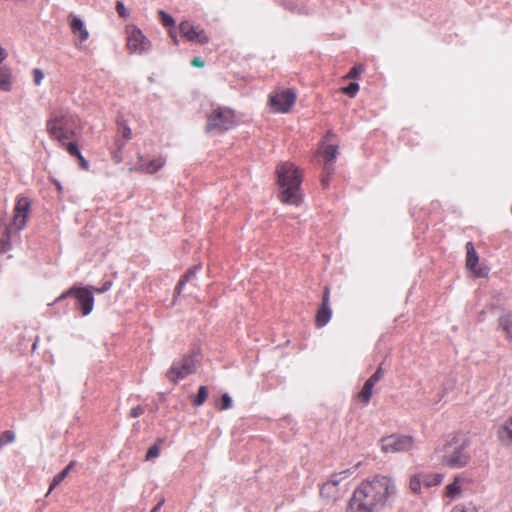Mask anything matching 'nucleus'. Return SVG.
Here are the masks:
<instances>
[{"label":"nucleus","instance_id":"4be33fe9","mask_svg":"<svg viewBox=\"0 0 512 512\" xmlns=\"http://www.w3.org/2000/svg\"><path fill=\"white\" fill-rule=\"evenodd\" d=\"M423 479V486L430 488L441 484L443 481V474L440 473H420Z\"/></svg>","mask_w":512,"mask_h":512},{"label":"nucleus","instance_id":"473e14b6","mask_svg":"<svg viewBox=\"0 0 512 512\" xmlns=\"http://www.w3.org/2000/svg\"><path fill=\"white\" fill-rule=\"evenodd\" d=\"M158 14H159L160 21L163 24V26L171 27L174 25V19L169 14H167L165 11L160 10L158 12Z\"/></svg>","mask_w":512,"mask_h":512},{"label":"nucleus","instance_id":"72a5a7b5","mask_svg":"<svg viewBox=\"0 0 512 512\" xmlns=\"http://www.w3.org/2000/svg\"><path fill=\"white\" fill-rule=\"evenodd\" d=\"M359 91L357 83H350L347 87L342 88V92L350 97H354Z\"/></svg>","mask_w":512,"mask_h":512},{"label":"nucleus","instance_id":"37998d69","mask_svg":"<svg viewBox=\"0 0 512 512\" xmlns=\"http://www.w3.org/2000/svg\"><path fill=\"white\" fill-rule=\"evenodd\" d=\"M383 377L382 367H378L372 376L369 377L373 382L377 383Z\"/></svg>","mask_w":512,"mask_h":512},{"label":"nucleus","instance_id":"8fccbe9b","mask_svg":"<svg viewBox=\"0 0 512 512\" xmlns=\"http://www.w3.org/2000/svg\"><path fill=\"white\" fill-rule=\"evenodd\" d=\"M169 34H170L171 38L173 39L174 43L177 44V38H176L174 32L170 31Z\"/></svg>","mask_w":512,"mask_h":512},{"label":"nucleus","instance_id":"393cba45","mask_svg":"<svg viewBox=\"0 0 512 512\" xmlns=\"http://www.w3.org/2000/svg\"><path fill=\"white\" fill-rule=\"evenodd\" d=\"M208 397V388L200 386L196 396L191 397V402L194 406L198 407L204 404Z\"/></svg>","mask_w":512,"mask_h":512},{"label":"nucleus","instance_id":"79ce46f5","mask_svg":"<svg viewBox=\"0 0 512 512\" xmlns=\"http://www.w3.org/2000/svg\"><path fill=\"white\" fill-rule=\"evenodd\" d=\"M329 300H330V289L328 287H325L324 292H323L321 306H330Z\"/></svg>","mask_w":512,"mask_h":512},{"label":"nucleus","instance_id":"aec40b11","mask_svg":"<svg viewBox=\"0 0 512 512\" xmlns=\"http://www.w3.org/2000/svg\"><path fill=\"white\" fill-rule=\"evenodd\" d=\"M13 86V73L8 66H0V90L11 91Z\"/></svg>","mask_w":512,"mask_h":512},{"label":"nucleus","instance_id":"09e8293b","mask_svg":"<svg viewBox=\"0 0 512 512\" xmlns=\"http://www.w3.org/2000/svg\"><path fill=\"white\" fill-rule=\"evenodd\" d=\"M162 504H163V501H162V502H159V503H158V504H157V505H156V506L151 510V512H158V511L160 510V508H161Z\"/></svg>","mask_w":512,"mask_h":512},{"label":"nucleus","instance_id":"9d476101","mask_svg":"<svg viewBox=\"0 0 512 512\" xmlns=\"http://www.w3.org/2000/svg\"><path fill=\"white\" fill-rule=\"evenodd\" d=\"M414 438L407 435H389L381 439V449L385 453L405 452L412 449Z\"/></svg>","mask_w":512,"mask_h":512},{"label":"nucleus","instance_id":"7ed1b4c3","mask_svg":"<svg viewBox=\"0 0 512 512\" xmlns=\"http://www.w3.org/2000/svg\"><path fill=\"white\" fill-rule=\"evenodd\" d=\"M46 130L52 140L65 144L80 135L82 126L77 116L68 111L54 110L46 121Z\"/></svg>","mask_w":512,"mask_h":512},{"label":"nucleus","instance_id":"4468645a","mask_svg":"<svg viewBox=\"0 0 512 512\" xmlns=\"http://www.w3.org/2000/svg\"><path fill=\"white\" fill-rule=\"evenodd\" d=\"M31 202L27 197H18L14 207L13 225L21 230L25 227L30 211Z\"/></svg>","mask_w":512,"mask_h":512},{"label":"nucleus","instance_id":"a211bd4d","mask_svg":"<svg viewBox=\"0 0 512 512\" xmlns=\"http://www.w3.org/2000/svg\"><path fill=\"white\" fill-rule=\"evenodd\" d=\"M337 150L338 146L334 144L325 145L321 148V153L326 160L324 170L327 171L328 173H332L333 171L332 162L337 157Z\"/></svg>","mask_w":512,"mask_h":512},{"label":"nucleus","instance_id":"a878e982","mask_svg":"<svg viewBox=\"0 0 512 512\" xmlns=\"http://www.w3.org/2000/svg\"><path fill=\"white\" fill-rule=\"evenodd\" d=\"M423 485V479L421 474H414L409 479V489L414 494H419L421 492V487Z\"/></svg>","mask_w":512,"mask_h":512},{"label":"nucleus","instance_id":"b1692460","mask_svg":"<svg viewBox=\"0 0 512 512\" xmlns=\"http://www.w3.org/2000/svg\"><path fill=\"white\" fill-rule=\"evenodd\" d=\"M375 384L376 383L369 378L366 380L362 387V390L358 394V397L362 400V402L368 403L370 401V398L373 393V387L375 386Z\"/></svg>","mask_w":512,"mask_h":512},{"label":"nucleus","instance_id":"0eeeda50","mask_svg":"<svg viewBox=\"0 0 512 512\" xmlns=\"http://www.w3.org/2000/svg\"><path fill=\"white\" fill-rule=\"evenodd\" d=\"M352 471L347 469L333 473L330 478L320 486V496L327 502H335L340 497L339 483L347 479Z\"/></svg>","mask_w":512,"mask_h":512},{"label":"nucleus","instance_id":"c756f323","mask_svg":"<svg viewBox=\"0 0 512 512\" xmlns=\"http://www.w3.org/2000/svg\"><path fill=\"white\" fill-rule=\"evenodd\" d=\"M200 269V266H194L193 268L189 269L179 280L176 291L179 293L182 287L185 285L186 282L189 281L191 277H193L197 270Z\"/></svg>","mask_w":512,"mask_h":512},{"label":"nucleus","instance_id":"7c9ffc66","mask_svg":"<svg viewBox=\"0 0 512 512\" xmlns=\"http://www.w3.org/2000/svg\"><path fill=\"white\" fill-rule=\"evenodd\" d=\"M15 440L14 432L6 430L0 434V448L12 443Z\"/></svg>","mask_w":512,"mask_h":512},{"label":"nucleus","instance_id":"f03ea898","mask_svg":"<svg viewBox=\"0 0 512 512\" xmlns=\"http://www.w3.org/2000/svg\"><path fill=\"white\" fill-rule=\"evenodd\" d=\"M277 183L281 188L278 195L284 204L299 206L302 202V172L291 162H283L276 167Z\"/></svg>","mask_w":512,"mask_h":512},{"label":"nucleus","instance_id":"2eb2a0df","mask_svg":"<svg viewBox=\"0 0 512 512\" xmlns=\"http://www.w3.org/2000/svg\"><path fill=\"white\" fill-rule=\"evenodd\" d=\"M180 33L188 41L206 44L209 38L203 29L193 26L190 22L184 21L179 25Z\"/></svg>","mask_w":512,"mask_h":512},{"label":"nucleus","instance_id":"f704fd0d","mask_svg":"<svg viewBox=\"0 0 512 512\" xmlns=\"http://www.w3.org/2000/svg\"><path fill=\"white\" fill-rule=\"evenodd\" d=\"M32 76H33L34 85L35 86L41 85L42 80L44 78V72L39 68H35L32 70Z\"/></svg>","mask_w":512,"mask_h":512},{"label":"nucleus","instance_id":"cd10ccee","mask_svg":"<svg viewBox=\"0 0 512 512\" xmlns=\"http://www.w3.org/2000/svg\"><path fill=\"white\" fill-rule=\"evenodd\" d=\"M62 148H64L68 154L72 157H80V149L75 142V140L66 141L65 144H60Z\"/></svg>","mask_w":512,"mask_h":512},{"label":"nucleus","instance_id":"3c124183","mask_svg":"<svg viewBox=\"0 0 512 512\" xmlns=\"http://www.w3.org/2000/svg\"><path fill=\"white\" fill-rule=\"evenodd\" d=\"M125 143H126L125 141L121 142V143H119V141H116V144H118L119 149H122L124 147Z\"/></svg>","mask_w":512,"mask_h":512},{"label":"nucleus","instance_id":"ea45409f","mask_svg":"<svg viewBox=\"0 0 512 512\" xmlns=\"http://www.w3.org/2000/svg\"><path fill=\"white\" fill-rule=\"evenodd\" d=\"M144 412H145L144 407H142L141 405H138V406L133 407V408L130 409L129 416L131 418H137V417L143 415Z\"/></svg>","mask_w":512,"mask_h":512},{"label":"nucleus","instance_id":"dca6fc26","mask_svg":"<svg viewBox=\"0 0 512 512\" xmlns=\"http://www.w3.org/2000/svg\"><path fill=\"white\" fill-rule=\"evenodd\" d=\"M69 26L72 34L83 43L89 38V32L82 19L74 14L68 16Z\"/></svg>","mask_w":512,"mask_h":512},{"label":"nucleus","instance_id":"1a4fd4ad","mask_svg":"<svg viewBox=\"0 0 512 512\" xmlns=\"http://www.w3.org/2000/svg\"><path fill=\"white\" fill-rule=\"evenodd\" d=\"M196 371V359L192 355H186L172 364L167 372V378L173 383L193 374Z\"/></svg>","mask_w":512,"mask_h":512},{"label":"nucleus","instance_id":"ddd939ff","mask_svg":"<svg viewBox=\"0 0 512 512\" xmlns=\"http://www.w3.org/2000/svg\"><path fill=\"white\" fill-rule=\"evenodd\" d=\"M466 267L476 277H486L488 275V269L484 266L479 265V256L474 248L472 242L466 243Z\"/></svg>","mask_w":512,"mask_h":512},{"label":"nucleus","instance_id":"e433bc0d","mask_svg":"<svg viewBox=\"0 0 512 512\" xmlns=\"http://www.w3.org/2000/svg\"><path fill=\"white\" fill-rule=\"evenodd\" d=\"M160 454V448L157 444L151 446L146 453V460H150L158 457Z\"/></svg>","mask_w":512,"mask_h":512},{"label":"nucleus","instance_id":"423d86ee","mask_svg":"<svg viewBox=\"0 0 512 512\" xmlns=\"http://www.w3.org/2000/svg\"><path fill=\"white\" fill-rule=\"evenodd\" d=\"M67 296H73L77 301V308L80 309L83 316L90 314L94 307V296L92 290L87 287L73 286L66 292L62 293L56 301H61Z\"/></svg>","mask_w":512,"mask_h":512},{"label":"nucleus","instance_id":"a19ab883","mask_svg":"<svg viewBox=\"0 0 512 512\" xmlns=\"http://www.w3.org/2000/svg\"><path fill=\"white\" fill-rule=\"evenodd\" d=\"M115 8L120 17L126 18L128 16L127 10L122 1H117Z\"/></svg>","mask_w":512,"mask_h":512},{"label":"nucleus","instance_id":"49530a36","mask_svg":"<svg viewBox=\"0 0 512 512\" xmlns=\"http://www.w3.org/2000/svg\"><path fill=\"white\" fill-rule=\"evenodd\" d=\"M8 57L7 51L0 46V64Z\"/></svg>","mask_w":512,"mask_h":512},{"label":"nucleus","instance_id":"f3484780","mask_svg":"<svg viewBox=\"0 0 512 512\" xmlns=\"http://www.w3.org/2000/svg\"><path fill=\"white\" fill-rule=\"evenodd\" d=\"M497 436L502 444L512 447V416L499 427Z\"/></svg>","mask_w":512,"mask_h":512},{"label":"nucleus","instance_id":"bb28decb","mask_svg":"<svg viewBox=\"0 0 512 512\" xmlns=\"http://www.w3.org/2000/svg\"><path fill=\"white\" fill-rule=\"evenodd\" d=\"M500 324L505 331L507 338L512 341V314H506L501 317Z\"/></svg>","mask_w":512,"mask_h":512},{"label":"nucleus","instance_id":"c85d7f7f","mask_svg":"<svg viewBox=\"0 0 512 512\" xmlns=\"http://www.w3.org/2000/svg\"><path fill=\"white\" fill-rule=\"evenodd\" d=\"M117 124H118V133H120L122 135L125 142L131 140L132 139V130L129 127V125L127 124V122L124 120H121V121H118Z\"/></svg>","mask_w":512,"mask_h":512},{"label":"nucleus","instance_id":"5701e85b","mask_svg":"<svg viewBox=\"0 0 512 512\" xmlns=\"http://www.w3.org/2000/svg\"><path fill=\"white\" fill-rule=\"evenodd\" d=\"M75 464L76 462L74 460L71 461L60 473L54 476L47 494L55 489L67 477L68 473L75 466Z\"/></svg>","mask_w":512,"mask_h":512},{"label":"nucleus","instance_id":"603ef678","mask_svg":"<svg viewBox=\"0 0 512 512\" xmlns=\"http://www.w3.org/2000/svg\"><path fill=\"white\" fill-rule=\"evenodd\" d=\"M55 185L57 187V190L60 192L62 190V186L60 185L59 182H55Z\"/></svg>","mask_w":512,"mask_h":512},{"label":"nucleus","instance_id":"c9c22d12","mask_svg":"<svg viewBox=\"0 0 512 512\" xmlns=\"http://www.w3.org/2000/svg\"><path fill=\"white\" fill-rule=\"evenodd\" d=\"M451 512H477V510L472 505L457 504L452 508Z\"/></svg>","mask_w":512,"mask_h":512},{"label":"nucleus","instance_id":"20e7f679","mask_svg":"<svg viewBox=\"0 0 512 512\" xmlns=\"http://www.w3.org/2000/svg\"><path fill=\"white\" fill-rule=\"evenodd\" d=\"M441 464L450 468H463L470 462L467 443L460 436H453L441 449Z\"/></svg>","mask_w":512,"mask_h":512},{"label":"nucleus","instance_id":"de8ad7c7","mask_svg":"<svg viewBox=\"0 0 512 512\" xmlns=\"http://www.w3.org/2000/svg\"><path fill=\"white\" fill-rule=\"evenodd\" d=\"M327 173V175H329L330 173H328L327 171H325ZM321 184L324 188L328 187L329 185V177L328 176H324L322 177L321 179Z\"/></svg>","mask_w":512,"mask_h":512},{"label":"nucleus","instance_id":"6e6552de","mask_svg":"<svg viewBox=\"0 0 512 512\" xmlns=\"http://www.w3.org/2000/svg\"><path fill=\"white\" fill-rule=\"evenodd\" d=\"M125 33L126 47L131 53L141 54L150 48V41L137 26L133 24L127 25Z\"/></svg>","mask_w":512,"mask_h":512},{"label":"nucleus","instance_id":"f8f14e48","mask_svg":"<svg viewBox=\"0 0 512 512\" xmlns=\"http://www.w3.org/2000/svg\"><path fill=\"white\" fill-rule=\"evenodd\" d=\"M137 159V163L133 168L130 169V171L154 174L163 168L166 163V160L163 156H157L151 160H147L143 155L139 154Z\"/></svg>","mask_w":512,"mask_h":512},{"label":"nucleus","instance_id":"6ab92c4d","mask_svg":"<svg viewBox=\"0 0 512 512\" xmlns=\"http://www.w3.org/2000/svg\"><path fill=\"white\" fill-rule=\"evenodd\" d=\"M464 482V478L462 475H457L453 482L448 484L444 489V496L449 499H455L459 497L462 493V484Z\"/></svg>","mask_w":512,"mask_h":512},{"label":"nucleus","instance_id":"4c0bfd02","mask_svg":"<svg viewBox=\"0 0 512 512\" xmlns=\"http://www.w3.org/2000/svg\"><path fill=\"white\" fill-rule=\"evenodd\" d=\"M363 72L362 66H354L348 74L345 76V78L348 79H356L358 76Z\"/></svg>","mask_w":512,"mask_h":512},{"label":"nucleus","instance_id":"2f4dec72","mask_svg":"<svg viewBox=\"0 0 512 512\" xmlns=\"http://www.w3.org/2000/svg\"><path fill=\"white\" fill-rule=\"evenodd\" d=\"M232 406V400H231V397L225 393L221 396L220 398V401L216 404V407L219 409V410H227L229 408H231Z\"/></svg>","mask_w":512,"mask_h":512},{"label":"nucleus","instance_id":"a18cd8bd","mask_svg":"<svg viewBox=\"0 0 512 512\" xmlns=\"http://www.w3.org/2000/svg\"><path fill=\"white\" fill-rule=\"evenodd\" d=\"M204 64V61L200 57H195L191 61V65L197 68H202Z\"/></svg>","mask_w":512,"mask_h":512},{"label":"nucleus","instance_id":"9b49d317","mask_svg":"<svg viewBox=\"0 0 512 512\" xmlns=\"http://www.w3.org/2000/svg\"><path fill=\"white\" fill-rule=\"evenodd\" d=\"M296 101L295 93L290 90H279L270 94L269 106L276 113H287Z\"/></svg>","mask_w":512,"mask_h":512},{"label":"nucleus","instance_id":"f257e3e1","mask_svg":"<svg viewBox=\"0 0 512 512\" xmlns=\"http://www.w3.org/2000/svg\"><path fill=\"white\" fill-rule=\"evenodd\" d=\"M398 493L396 481L387 475H375L363 480L354 490L348 512H380Z\"/></svg>","mask_w":512,"mask_h":512},{"label":"nucleus","instance_id":"39448f33","mask_svg":"<svg viewBox=\"0 0 512 512\" xmlns=\"http://www.w3.org/2000/svg\"><path fill=\"white\" fill-rule=\"evenodd\" d=\"M236 125V115L227 107H216L207 114L206 131L223 133Z\"/></svg>","mask_w":512,"mask_h":512},{"label":"nucleus","instance_id":"c03bdc74","mask_svg":"<svg viewBox=\"0 0 512 512\" xmlns=\"http://www.w3.org/2000/svg\"><path fill=\"white\" fill-rule=\"evenodd\" d=\"M78 159V162H79V166L83 169V170H88L89 169V163L88 161L82 156V154H80V157H77Z\"/></svg>","mask_w":512,"mask_h":512},{"label":"nucleus","instance_id":"412c9836","mask_svg":"<svg viewBox=\"0 0 512 512\" xmlns=\"http://www.w3.org/2000/svg\"><path fill=\"white\" fill-rule=\"evenodd\" d=\"M331 315L330 306H320L315 317L316 326L318 328L324 327L330 321Z\"/></svg>","mask_w":512,"mask_h":512},{"label":"nucleus","instance_id":"58836bf2","mask_svg":"<svg viewBox=\"0 0 512 512\" xmlns=\"http://www.w3.org/2000/svg\"><path fill=\"white\" fill-rule=\"evenodd\" d=\"M112 286V282L110 281H107L105 282L101 287L97 288V287H94V286H88L91 290H92V293L93 292H96L98 294H102L106 291H108Z\"/></svg>","mask_w":512,"mask_h":512}]
</instances>
